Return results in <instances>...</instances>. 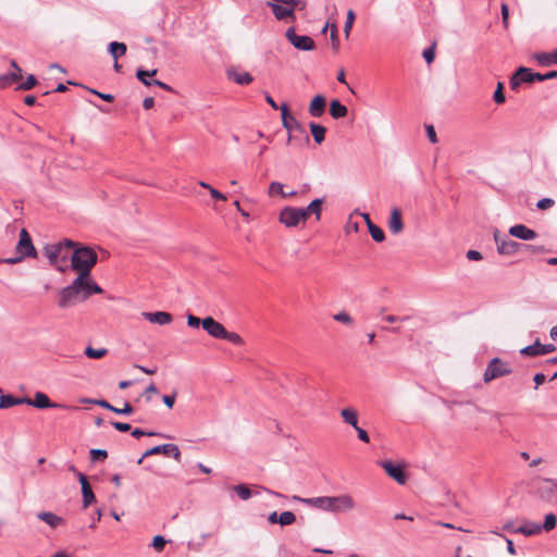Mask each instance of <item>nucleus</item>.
Returning a JSON list of instances; mask_svg holds the SVG:
<instances>
[{"label": "nucleus", "mask_w": 557, "mask_h": 557, "mask_svg": "<svg viewBox=\"0 0 557 557\" xmlns=\"http://www.w3.org/2000/svg\"><path fill=\"white\" fill-rule=\"evenodd\" d=\"M57 245H61V250L63 248H73L74 250L76 249V247L79 246L78 243L72 240V239H69V238H65L64 240L62 242H59V243H55Z\"/></svg>", "instance_id": "e2e57ef3"}, {"label": "nucleus", "mask_w": 557, "mask_h": 557, "mask_svg": "<svg viewBox=\"0 0 557 557\" xmlns=\"http://www.w3.org/2000/svg\"><path fill=\"white\" fill-rule=\"evenodd\" d=\"M21 78L22 74H2L0 75V88H5Z\"/></svg>", "instance_id": "4c0bfd02"}, {"label": "nucleus", "mask_w": 557, "mask_h": 557, "mask_svg": "<svg viewBox=\"0 0 557 557\" xmlns=\"http://www.w3.org/2000/svg\"><path fill=\"white\" fill-rule=\"evenodd\" d=\"M423 58L425 60L426 63H431L433 62L434 58H435V53H434V48L433 47H429L426 48L424 51H423Z\"/></svg>", "instance_id": "774afa93"}, {"label": "nucleus", "mask_w": 557, "mask_h": 557, "mask_svg": "<svg viewBox=\"0 0 557 557\" xmlns=\"http://www.w3.org/2000/svg\"><path fill=\"white\" fill-rule=\"evenodd\" d=\"M369 233L372 239L376 243H381L385 239V234L381 227L375 225L373 222H369Z\"/></svg>", "instance_id": "e433bc0d"}, {"label": "nucleus", "mask_w": 557, "mask_h": 557, "mask_svg": "<svg viewBox=\"0 0 557 557\" xmlns=\"http://www.w3.org/2000/svg\"><path fill=\"white\" fill-rule=\"evenodd\" d=\"M13 406H17V397L10 394L0 395V409H8Z\"/></svg>", "instance_id": "58836bf2"}, {"label": "nucleus", "mask_w": 557, "mask_h": 557, "mask_svg": "<svg viewBox=\"0 0 557 557\" xmlns=\"http://www.w3.org/2000/svg\"><path fill=\"white\" fill-rule=\"evenodd\" d=\"M227 78L242 86L248 85L253 81V77L250 73L237 72L235 70L227 71Z\"/></svg>", "instance_id": "393cba45"}, {"label": "nucleus", "mask_w": 557, "mask_h": 557, "mask_svg": "<svg viewBox=\"0 0 557 557\" xmlns=\"http://www.w3.org/2000/svg\"><path fill=\"white\" fill-rule=\"evenodd\" d=\"M175 398H176V393L174 392L173 394L171 395H163L162 396V400L164 403V405L169 408V409H172L173 406H174V403H175Z\"/></svg>", "instance_id": "052dcab7"}, {"label": "nucleus", "mask_w": 557, "mask_h": 557, "mask_svg": "<svg viewBox=\"0 0 557 557\" xmlns=\"http://www.w3.org/2000/svg\"><path fill=\"white\" fill-rule=\"evenodd\" d=\"M542 531V527L540 523L527 521L522 525H520L516 532L521 533L525 536H532L539 534Z\"/></svg>", "instance_id": "c85d7f7f"}, {"label": "nucleus", "mask_w": 557, "mask_h": 557, "mask_svg": "<svg viewBox=\"0 0 557 557\" xmlns=\"http://www.w3.org/2000/svg\"><path fill=\"white\" fill-rule=\"evenodd\" d=\"M15 251L23 259L37 258V250L32 242L29 233L25 228H22L20 232V239L15 247Z\"/></svg>", "instance_id": "0eeeda50"}, {"label": "nucleus", "mask_w": 557, "mask_h": 557, "mask_svg": "<svg viewBox=\"0 0 557 557\" xmlns=\"http://www.w3.org/2000/svg\"><path fill=\"white\" fill-rule=\"evenodd\" d=\"M355 17H356L355 12L352 10H349L347 12L346 22H345V25H344V33H345L346 37L349 36V33L351 30Z\"/></svg>", "instance_id": "8fccbe9b"}, {"label": "nucleus", "mask_w": 557, "mask_h": 557, "mask_svg": "<svg viewBox=\"0 0 557 557\" xmlns=\"http://www.w3.org/2000/svg\"><path fill=\"white\" fill-rule=\"evenodd\" d=\"M534 59L543 66L557 64V49L552 52H539L534 54Z\"/></svg>", "instance_id": "bb28decb"}, {"label": "nucleus", "mask_w": 557, "mask_h": 557, "mask_svg": "<svg viewBox=\"0 0 557 557\" xmlns=\"http://www.w3.org/2000/svg\"><path fill=\"white\" fill-rule=\"evenodd\" d=\"M285 37L294 48L300 51H311L315 47L311 37L307 35H298L294 26L286 29Z\"/></svg>", "instance_id": "423d86ee"}, {"label": "nucleus", "mask_w": 557, "mask_h": 557, "mask_svg": "<svg viewBox=\"0 0 557 557\" xmlns=\"http://www.w3.org/2000/svg\"><path fill=\"white\" fill-rule=\"evenodd\" d=\"M111 424H112V426H113L115 430H117V431H120V432H128V431L132 429L131 424L125 423V422H117V421H114V422H111Z\"/></svg>", "instance_id": "0e129e2a"}, {"label": "nucleus", "mask_w": 557, "mask_h": 557, "mask_svg": "<svg viewBox=\"0 0 557 557\" xmlns=\"http://www.w3.org/2000/svg\"><path fill=\"white\" fill-rule=\"evenodd\" d=\"M84 297L88 299L94 294H102L103 289L92 280L91 274L84 280Z\"/></svg>", "instance_id": "cd10ccee"}, {"label": "nucleus", "mask_w": 557, "mask_h": 557, "mask_svg": "<svg viewBox=\"0 0 557 557\" xmlns=\"http://www.w3.org/2000/svg\"><path fill=\"white\" fill-rule=\"evenodd\" d=\"M98 261L97 252L88 246H78L71 256V267L78 273L77 276L87 278L91 269Z\"/></svg>", "instance_id": "f03ea898"}, {"label": "nucleus", "mask_w": 557, "mask_h": 557, "mask_svg": "<svg viewBox=\"0 0 557 557\" xmlns=\"http://www.w3.org/2000/svg\"><path fill=\"white\" fill-rule=\"evenodd\" d=\"M127 51V47L124 42L112 41L108 46V52L113 58V60H119L122 55H124Z\"/></svg>", "instance_id": "c756f323"}, {"label": "nucleus", "mask_w": 557, "mask_h": 557, "mask_svg": "<svg viewBox=\"0 0 557 557\" xmlns=\"http://www.w3.org/2000/svg\"><path fill=\"white\" fill-rule=\"evenodd\" d=\"M95 404L117 414L128 416L134 412V408L128 401H125L122 408H116L115 406H112L106 399L95 400Z\"/></svg>", "instance_id": "4be33fe9"}, {"label": "nucleus", "mask_w": 557, "mask_h": 557, "mask_svg": "<svg viewBox=\"0 0 557 557\" xmlns=\"http://www.w3.org/2000/svg\"><path fill=\"white\" fill-rule=\"evenodd\" d=\"M493 541H495L498 545H500L502 541H505L507 543V550H508V553L510 555H515L516 554V548H515V545H513L511 540H509L507 537H504L499 533H495Z\"/></svg>", "instance_id": "49530a36"}, {"label": "nucleus", "mask_w": 557, "mask_h": 557, "mask_svg": "<svg viewBox=\"0 0 557 557\" xmlns=\"http://www.w3.org/2000/svg\"><path fill=\"white\" fill-rule=\"evenodd\" d=\"M380 466L386 471V473L394 479L398 484H405L407 475L404 472V468L400 465H394L389 460L380 461Z\"/></svg>", "instance_id": "4468645a"}, {"label": "nucleus", "mask_w": 557, "mask_h": 557, "mask_svg": "<svg viewBox=\"0 0 557 557\" xmlns=\"http://www.w3.org/2000/svg\"><path fill=\"white\" fill-rule=\"evenodd\" d=\"M107 349L106 348H99V349H95L92 348L91 346H88L86 349H85V355L90 358V359H100L102 357H104L107 355Z\"/></svg>", "instance_id": "a19ab883"}, {"label": "nucleus", "mask_w": 557, "mask_h": 557, "mask_svg": "<svg viewBox=\"0 0 557 557\" xmlns=\"http://www.w3.org/2000/svg\"><path fill=\"white\" fill-rule=\"evenodd\" d=\"M223 339L228 341L230 343L234 344L235 346H243L245 343L243 337L239 334H237L235 332H228L227 330L225 332V336L223 337Z\"/></svg>", "instance_id": "a18cd8bd"}, {"label": "nucleus", "mask_w": 557, "mask_h": 557, "mask_svg": "<svg viewBox=\"0 0 557 557\" xmlns=\"http://www.w3.org/2000/svg\"><path fill=\"white\" fill-rule=\"evenodd\" d=\"M348 113V109L338 99H333L330 102V115L335 119L345 117Z\"/></svg>", "instance_id": "a878e982"}, {"label": "nucleus", "mask_w": 557, "mask_h": 557, "mask_svg": "<svg viewBox=\"0 0 557 557\" xmlns=\"http://www.w3.org/2000/svg\"><path fill=\"white\" fill-rule=\"evenodd\" d=\"M163 454L165 456H172L176 461H181V450L175 444H162L153 446L152 448L146 450L143 456L138 459L137 463L140 465L146 457L152 455Z\"/></svg>", "instance_id": "6e6552de"}, {"label": "nucleus", "mask_w": 557, "mask_h": 557, "mask_svg": "<svg viewBox=\"0 0 557 557\" xmlns=\"http://www.w3.org/2000/svg\"><path fill=\"white\" fill-rule=\"evenodd\" d=\"M331 41L332 47L334 50H337L339 47V40H338V30L335 24H332L331 26Z\"/></svg>", "instance_id": "bf43d9fd"}, {"label": "nucleus", "mask_w": 557, "mask_h": 557, "mask_svg": "<svg viewBox=\"0 0 557 557\" xmlns=\"http://www.w3.org/2000/svg\"><path fill=\"white\" fill-rule=\"evenodd\" d=\"M158 70H144L141 67L137 69L136 71V77L138 81H140L145 86H152V79H149V77H152L157 74Z\"/></svg>", "instance_id": "f704fd0d"}, {"label": "nucleus", "mask_w": 557, "mask_h": 557, "mask_svg": "<svg viewBox=\"0 0 557 557\" xmlns=\"http://www.w3.org/2000/svg\"><path fill=\"white\" fill-rule=\"evenodd\" d=\"M280 111H281V117H282V125L288 132L287 144H289L293 140V138H294L293 135H292V132L299 133L304 137L305 143L309 144L310 143V138H309V135L307 134V131L295 119V116L289 114V109H288L287 103L281 104L280 106Z\"/></svg>", "instance_id": "39448f33"}, {"label": "nucleus", "mask_w": 557, "mask_h": 557, "mask_svg": "<svg viewBox=\"0 0 557 557\" xmlns=\"http://www.w3.org/2000/svg\"><path fill=\"white\" fill-rule=\"evenodd\" d=\"M91 461L104 460L108 457L106 449L92 448L89 450Z\"/></svg>", "instance_id": "de8ad7c7"}, {"label": "nucleus", "mask_w": 557, "mask_h": 557, "mask_svg": "<svg viewBox=\"0 0 557 557\" xmlns=\"http://www.w3.org/2000/svg\"><path fill=\"white\" fill-rule=\"evenodd\" d=\"M37 518L53 529L65 523V520L62 517L51 511H40L37 513Z\"/></svg>", "instance_id": "b1692460"}, {"label": "nucleus", "mask_w": 557, "mask_h": 557, "mask_svg": "<svg viewBox=\"0 0 557 557\" xmlns=\"http://www.w3.org/2000/svg\"><path fill=\"white\" fill-rule=\"evenodd\" d=\"M203 330L213 338L223 339L226 329L212 317L203 318Z\"/></svg>", "instance_id": "2eb2a0df"}, {"label": "nucleus", "mask_w": 557, "mask_h": 557, "mask_svg": "<svg viewBox=\"0 0 557 557\" xmlns=\"http://www.w3.org/2000/svg\"><path fill=\"white\" fill-rule=\"evenodd\" d=\"M84 280L82 276H77L70 285L60 290L58 306L61 309L71 308L86 300L83 289Z\"/></svg>", "instance_id": "7ed1b4c3"}, {"label": "nucleus", "mask_w": 557, "mask_h": 557, "mask_svg": "<svg viewBox=\"0 0 557 557\" xmlns=\"http://www.w3.org/2000/svg\"><path fill=\"white\" fill-rule=\"evenodd\" d=\"M533 72L531 69L520 66L510 78V88L516 90L522 83H533Z\"/></svg>", "instance_id": "dca6fc26"}, {"label": "nucleus", "mask_w": 557, "mask_h": 557, "mask_svg": "<svg viewBox=\"0 0 557 557\" xmlns=\"http://www.w3.org/2000/svg\"><path fill=\"white\" fill-rule=\"evenodd\" d=\"M199 185L206 189L209 190L211 197L215 200H222V201H225L226 200V196L224 194H222L221 191H219L218 189L213 188L210 184L203 182V181H200L199 182Z\"/></svg>", "instance_id": "ea45409f"}, {"label": "nucleus", "mask_w": 557, "mask_h": 557, "mask_svg": "<svg viewBox=\"0 0 557 557\" xmlns=\"http://www.w3.org/2000/svg\"><path fill=\"white\" fill-rule=\"evenodd\" d=\"M556 350L555 345L553 344H541L539 339H536L532 345L523 347L520 349V354L523 356H542Z\"/></svg>", "instance_id": "9b49d317"}, {"label": "nucleus", "mask_w": 557, "mask_h": 557, "mask_svg": "<svg viewBox=\"0 0 557 557\" xmlns=\"http://www.w3.org/2000/svg\"><path fill=\"white\" fill-rule=\"evenodd\" d=\"M494 239L497 245V251L500 255H515L521 252V243L515 242L508 237L500 238L498 232L494 233Z\"/></svg>", "instance_id": "9d476101"}, {"label": "nucleus", "mask_w": 557, "mask_h": 557, "mask_svg": "<svg viewBox=\"0 0 557 557\" xmlns=\"http://www.w3.org/2000/svg\"><path fill=\"white\" fill-rule=\"evenodd\" d=\"M295 520H296V516L292 511H283L282 513L278 515V523L282 527L289 525V524L294 523Z\"/></svg>", "instance_id": "79ce46f5"}, {"label": "nucleus", "mask_w": 557, "mask_h": 557, "mask_svg": "<svg viewBox=\"0 0 557 557\" xmlns=\"http://www.w3.org/2000/svg\"><path fill=\"white\" fill-rule=\"evenodd\" d=\"M309 127H310L313 140L318 145H321L325 139L326 128L320 124L314 123V122H310Z\"/></svg>", "instance_id": "7c9ffc66"}, {"label": "nucleus", "mask_w": 557, "mask_h": 557, "mask_svg": "<svg viewBox=\"0 0 557 557\" xmlns=\"http://www.w3.org/2000/svg\"><path fill=\"white\" fill-rule=\"evenodd\" d=\"M322 203L323 198H315L306 208H299L300 212H302L304 223L311 214L315 215L317 221L321 219Z\"/></svg>", "instance_id": "a211bd4d"}, {"label": "nucleus", "mask_w": 557, "mask_h": 557, "mask_svg": "<svg viewBox=\"0 0 557 557\" xmlns=\"http://www.w3.org/2000/svg\"><path fill=\"white\" fill-rule=\"evenodd\" d=\"M354 429L356 430L357 435H358V438H359L360 441H362L363 443H369V442H370L369 434L367 433V431H366V430H363L362 428H360V426H358V425H357V426H355Z\"/></svg>", "instance_id": "680f3d73"}, {"label": "nucleus", "mask_w": 557, "mask_h": 557, "mask_svg": "<svg viewBox=\"0 0 557 557\" xmlns=\"http://www.w3.org/2000/svg\"><path fill=\"white\" fill-rule=\"evenodd\" d=\"M33 407L38 409L63 408L64 405L52 403L45 393L37 392L33 398Z\"/></svg>", "instance_id": "412c9836"}, {"label": "nucleus", "mask_w": 557, "mask_h": 557, "mask_svg": "<svg viewBox=\"0 0 557 557\" xmlns=\"http://www.w3.org/2000/svg\"><path fill=\"white\" fill-rule=\"evenodd\" d=\"M388 228L393 234H399L404 230L401 212L398 208H393L391 211Z\"/></svg>", "instance_id": "5701e85b"}, {"label": "nucleus", "mask_w": 557, "mask_h": 557, "mask_svg": "<svg viewBox=\"0 0 557 557\" xmlns=\"http://www.w3.org/2000/svg\"><path fill=\"white\" fill-rule=\"evenodd\" d=\"M132 436L139 438L141 436H164V435L159 432L144 431L141 429L136 428L132 431Z\"/></svg>", "instance_id": "3c124183"}, {"label": "nucleus", "mask_w": 557, "mask_h": 557, "mask_svg": "<svg viewBox=\"0 0 557 557\" xmlns=\"http://www.w3.org/2000/svg\"><path fill=\"white\" fill-rule=\"evenodd\" d=\"M293 499L333 513L347 512L356 506L354 498L348 494L312 498L293 496Z\"/></svg>", "instance_id": "f257e3e1"}, {"label": "nucleus", "mask_w": 557, "mask_h": 557, "mask_svg": "<svg viewBox=\"0 0 557 557\" xmlns=\"http://www.w3.org/2000/svg\"><path fill=\"white\" fill-rule=\"evenodd\" d=\"M45 257L49 260L50 265L55 267L60 272H65V267L59 263V257L61 255V245L47 244L42 250Z\"/></svg>", "instance_id": "ddd939ff"}, {"label": "nucleus", "mask_w": 557, "mask_h": 557, "mask_svg": "<svg viewBox=\"0 0 557 557\" xmlns=\"http://www.w3.org/2000/svg\"><path fill=\"white\" fill-rule=\"evenodd\" d=\"M269 194L270 196H273L275 194L280 195L282 198H288L294 197L297 195L296 190H292L286 193L285 189H283V184L280 182H272L269 187Z\"/></svg>", "instance_id": "2f4dec72"}, {"label": "nucleus", "mask_w": 557, "mask_h": 557, "mask_svg": "<svg viewBox=\"0 0 557 557\" xmlns=\"http://www.w3.org/2000/svg\"><path fill=\"white\" fill-rule=\"evenodd\" d=\"M37 84V79L36 77L30 74L26 77V81L23 82L18 87L17 89H21V90H30L35 85Z\"/></svg>", "instance_id": "603ef678"}, {"label": "nucleus", "mask_w": 557, "mask_h": 557, "mask_svg": "<svg viewBox=\"0 0 557 557\" xmlns=\"http://www.w3.org/2000/svg\"><path fill=\"white\" fill-rule=\"evenodd\" d=\"M278 221L286 227H296L304 222L302 212L299 208L286 206L280 211Z\"/></svg>", "instance_id": "1a4fd4ad"}, {"label": "nucleus", "mask_w": 557, "mask_h": 557, "mask_svg": "<svg viewBox=\"0 0 557 557\" xmlns=\"http://www.w3.org/2000/svg\"><path fill=\"white\" fill-rule=\"evenodd\" d=\"M267 5L271 8L277 21H296L295 11L298 7L296 0H271L267 2Z\"/></svg>", "instance_id": "20e7f679"}, {"label": "nucleus", "mask_w": 557, "mask_h": 557, "mask_svg": "<svg viewBox=\"0 0 557 557\" xmlns=\"http://www.w3.org/2000/svg\"><path fill=\"white\" fill-rule=\"evenodd\" d=\"M187 325L193 329H197L200 325L203 327V319H199L198 317L194 314L187 315Z\"/></svg>", "instance_id": "4d7b16f0"}, {"label": "nucleus", "mask_w": 557, "mask_h": 557, "mask_svg": "<svg viewBox=\"0 0 557 557\" xmlns=\"http://www.w3.org/2000/svg\"><path fill=\"white\" fill-rule=\"evenodd\" d=\"M555 205V200L552 198H542L537 201L536 208L539 210H546L552 208Z\"/></svg>", "instance_id": "13d9d810"}, {"label": "nucleus", "mask_w": 557, "mask_h": 557, "mask_svg": "<svg viewBox=\"0 0 557 557\" xmlns=\"http://www.w3.org/2000/svg\"><path fill=\"white\" fill-rule=\"evenodd\" d=\"M82 494H83L84 508H87L89 505H91L94 502H96L95 494H94L89 483H85L82 486Z\"/></svg>", "instance_id": "c9c22d12"}, {"label": "nucleus", "mask_w": 557, "mask_h": 557, "mask_svg": "<svg viewBox=\"0 0 557 557\" xmlns=\"http://www.w3.org/2000/svg\"><path fill=\"white\" fill-rule=\"evenodd\" d=\"M343 420L352 428L358 425V412L354 408H344L341 411Z\"/></svg>", "instance_id": "473e14b6"}, {"label": "nucleus", "mask_w": 557, "mask_h": 557, "mask_svg": "<svg viewBox=\"0 0 557 557\" xmlns=\"http://www.w3.org/2000/svg\"><path fill=\"white\" fill-rule=\"evenodd\" d=\"M509 235L522 240H533L537 237V233L524 224H516L509 228Z\"/></svg>", "instance_id": "f3484780"}, {"label": "nucleus", "mask_w": 557, "mask_h": 557, "mask_svg": "<svg viewBox=\"0 0 557 557\" xmlns=\"http://www.w3.org/2000/svg\"><path fill=\"white\" fill-rule=\"evenodd\" d=\"M521 252L543 253L545 252V247L530 244H521Z\"/></svg>", "instance_id": "09e8293b"}, {"label": "nucleus", "mask_w": 557, "mask_h": 557, "mask_svg": "<svg viewBox=\"0 0 557 557\" xmlns=\"http://www.w3.org/2000/svg\"><path fill=\"white\" fill-rule=\"evenodd\" d=\"M333 319L335 321L344 323V324H351L352 323V318L346 311L337 312L336 314H334Z\"/></svg>", "instance_id": "5fc2aeb1"}, {"label": "nucleus", "mask_w": 557, "mask_h": 557, "mask_svg": "<svg viewBox=\"0 0 557 557\" xmlns=\"http://www.w3.org/2000/svg\"><path fill=\"white\" fill-rule=\"evenodd\" d=\"M156 394H158V388L154 383H150V385L147 386L143 394L136 399V403H138L141 398H145V400L149 403L152 398V395Z\"/></svg>", "instance_id": "37998d69"}, {"label": "nucleus", "mask_w": 557, "mask_h": 557, "mask_svg": "<svg viewBox=\"0 0 557 557\" xmlns=\"http://www.w3.org/2000/svg\"><path fill=\"white\" fill-rule=\"evenodd\" d=\"M232 490L237 494L242 500L249 499L252 495H258L259 492H252L247 484H237L232 486Z\"/></svg>", "instance_id": "72a5a7b5"}, {"label": "nucleus", "mask_w": 557, "mask_h": 557, "mask_svg": "<svg viewBox=\"0 0 557 557\" xmlns=\"http://www.w3.org/2000/svg\"><path fill=\"white\" fill-rule=\"evenodd\" d=\"M326 99L322 95H317L312 98L309 106V114L313 117H320L325 111Z\"/></svg>", "instance_id": "6ab92c4d"}, {"label": "nucleus", "mask_w": 557, "mask_h": 557, "mask_svg": "<svg viewBox=\"0 0 557 557\" xmlns=\"http://www.w3.org/2000/svg\"><path fill=\"white\" fill-rule=\"evenodd\" d=\"M512 369L508 362L503 361L498 357L490 360V381L508 375Z\"/></svg>", "instance_id": "f8f14e48"}, {"label": "nucleus", "mask_w": 557, "mask_h": 557, "mask_svg": "<svg viewBox=\"0 0 557 557\" xmlns=\"http://www.w3.org/2000/svg\"><path fill=\"white\" fill-rule=\"evenodd\" d=\"M425 131H426V136H428L429 140L433 144L437 143V136H436V132H435L433 125H426Z\"/></svg>", "instance_id": "69168bd1"}, {"label": "nucleus", "mask_w": 557, "mask_h": 557, "mask_svg": "<svg viewBox=\"0 0 557 557\" xmlns=\"http://www.w3.org/2000/svg\"><path fill=\"white\" fill-rule=\"evenodd\" d=\"M168 541L162 535H156L152 540L151 546L157 552H162Z\"/></svg>", "instance_id": "864d4df0"}, {"label": "nucleus", "mask_w": 557, "mask_h": 557, "mask_svg": "<svg viewBox=\"0 0 557 557\" xmlns=\"http://www.w3.org/2000/svg\"><path fill=\"white\" fill-rule=\"evenodd\" d=\"M89 91L96 96H98L99 98H101L102 100L107 101V102H112L114 100V96L111 95V94H103V92H100L96 89H89Z\"/></svg>", "instance_id": "338daca9"}, {"label": "nucleus", "mask_w": 557, "mask_h": 557, "mask_svg": "<svg viewBox=\"0 0 557 557\" xmlns=\"http://www.w3.org/2000/svg\"><path fill=\"white\" fill-rule=\"evenodd\" d=\"M556 524H557V517L554 513H547L545 516L544 523L541 524V527H542V530L552 531L553 529L556 528Z\"/></svg>", "instance_id": "c03bdc74"}, {"label": "nucleus", "mask_w": 557, "mask_h": 557, "mask_svg": "<svg viewBox=\"0 0 557 557\" xmlns=\"http://www.w3.org/2000/svg\"><path fill=\"white\" fill-rule=\"evenodd\" d=\"M143 317L147 321L159 325H165L172 322V314L165 311L143 312Z\"/></svg>", "instance_id": "aec40b11"}, {"label": "nucleus", "mask_w": 557, "mask_h": 557, "mask_svg": "<svg viewBox=\"0 0 557 557\" xmlns=\"http://www.w3.org/2000/svg\"><path fill=\"white\" fill-rule=\"evenodd\" d=\"M493 99L496 103L500 104L504 103L506 98L503 90V84L498 83L496 90L493 94Z\"/></svg>", "instance_id": "6e6d98bb"}]
</instances>
